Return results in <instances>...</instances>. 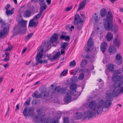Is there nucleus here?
<instances>
[{"label": "nucleus", "instance_id": "obj_1", "mask_svg": "<svg viewBox=\"0 0 123 123\" xmlns=\"http://www.w3.org/2000/svg\"><path fill=\"white\" fill-rule=\"evenodd\" d=\"M105 102L103 100H100L97 105L96 101L93 100L89 102V107L92 111L89 110L85 112L84 113V119L91 118L93 117L96 116V113L99 114L101 113L103 109V107L108 108L110 107L108 104L107 101Z\"/></svg>", "mask_w": 123, "mask_h": 123}, {"label": "nucleus", "instance_id": "obj_2", "mask_svg": "<svg viewBox=\"0 0 123 123\" xmlns=\"http://www.w3.org/2000/svg\"><path fill=\"white\" fill-rule=\"evenodd\" d=\"M58 35L56 33L54 34L50 39L43 42L41 46H56L59 43Z\"/></svg>", "mask_w": 123, "mask_h": 123}, {"label": "nucleus", "instance_id": "obj_3", "mask_svg": "<svg viewBox=\"0 0 123 123\" xmlns=\"http://www.w3.org/2000/svg\"><path fill=\"white\" fill-rule=\"evenodd\" d=\"M27 21L22 19L19 22L18 25L14 29V34L17 35L19 33L24 34L26 32Z\"/></svg>", "mask_w": 123, "mask_h": 123}, {"label": "nucleus", "instance_id": "obj_4", "mask_svg": "<svg viewBox=\"0 0 123 123\" xmlns=\"http://www.w3.org/2000/svg\"><path fill=\"white\" fill-rule=\"evenodd\" d=\"M119 92H123V86L121 88L120 91L118 89L115 88L113 90L112 93H110L106 94L107 99L105 101H108L107 102V104L109 106H110L111 104H112L111 101L113 100V97L117 96L119 95L120 94Z\"/></svg>", "mask_w": 123, "mask_h": 123}, {"label": "nucleus", "instance_id": "obj_5", "mask_svg": "<svg viewBox=\"0 0 123 123\" xmlns=\"http://www.w3.org/2000/svg\"><path fill=\"white\" fill-rule=\"evenodd\" d=\"M80 15L82 17L81 18L79 14H76L75 16L74 21V24L77 25V28L80 30L82 29L83 25V22L85 18L83 14L80 13Z\"/></svg>", "mask_w": 123, "mask_h": 123}, {"label": "nucleus", "instance_id": "obj_6", "mask_svg": "<svg viewBox=\"0 0 123 123\" xmlns=\"http://www.w3.org/2000/svg\"><path fill=\"white\" fill-rule=\"evenodd\" d=\"M44 47H40L38 51V53L37 54L36 56V66L38 65L39 64H42L43 62L44 63H47L48 61L45 60L43 61L41 59L42 58L43 55V52L44 50Z\"/></svg>", "mask_w": 123, "mask_h": 123}, {"label": "nucleus", "instance_id": "obj_7", "mask_svg": "<svg viewBox=\"0 0 123 123\" xmlns=\"http://www.w3.org/2000/svg\"><path fill=\"white\" fill-rule=\"evenodd\" d=\"M0 22L1 23V27L4 28L3 30L0 31V38H4L9 31V25L8 23H5L3 21L2 19L0 20Z\"/></svg>", "mask_w": 123, "mask_h": 123}, {"label": "nucleus", "instance_id": "obj_8", "mask_svg": "<svg viewBox=\"0 0 123 123\" xmlns=\"http://www.w3.org/2000/svg\"><path fill=\"white\" fill-rule=\"evenodd\" d=\"M121 79L120 76L117 74H115L113 75L112 77V81L114 82L113 84V86L115 88L118 87L120 88L121 87L122 84L123 85V81H121V82H119Z\"/></svg>", "mask_w": 123, "mask_h": 123}, {"label": "nucleus", "instance_id": "obj_9", "mask_svg": "<svg viewBox=\"0 0 123 123\" xmlns=\"http://www.w3.org/2000/svg\"><path fill=\"white\" fill-rule=\"evenodd\" d=\"M34 109L32 107H25L23 111V113L24 116L32 117L34 115Z\"/></svg>", "mask_w": 123, "mask_h": 123}, {"label": "nucleus", "instance_id": "obj_10", "mask_svg": "<svg viewBox=\"0 0 123 123\" xmlns=\"http://www.w3.org/2000/svg\"><path fill=\"white\" fill-rule=\"evenodd\" d=\"M61 116L57 117L56 119L54 121L49 118H44L43 117H40V119L41 122L43 123H58V119L60 118Z\"/></svg>", "mask_w": 123, "mask_h": 123}, {"label": "nucleus", "instance_id": "obj_11", "mask_svg": "<svg viewBox=\"0 0 123 123\" xmlns=\"http://www.w3.org/2000/svg\"><path fill=\"white\" fill-rule=\"evenodd\" d=\"M111 20H105L104 22V26L105 29L107 31L111 30L113 27V23Z\"/></svg>", "mask_w": 123, "mask_h": 123}, {"label": "nucleus", "instance_id": "obj_12", "mask_svg": "<svg viewBox=\"0 0 123 123\" xmlns=\"http://www.w3.org/2000/svg\"><path fill=\"white\" fill-rule=\"evenodd\" d=\"M71 99L70 91H69L67 93V96L64 98V100L65 103L68 104L71 101Z\"/></svg>", "mask_w": 123, "mask_h": 123}, {"label": "nucleus", "instance_id": "obj_13", "mask_svg": "<svg viewBox=\"0 0 123 123\" xmlns=\"http://www.w3.org/2000/svg\"><path fill=\"white\" fill-rule=\"evenodd\" d=\"M122 57L120 54H117L116 57L115 61L116 64L120 65L122 63Z\"/></svg>", "mask_w": 123, "mask_h": 123}, {"label": "nucleus", "instance_id": "obj_14", "mask_svg": "<svg viewBox=\"0 0 123 123\" xmlns=\"http://www.w3.org/2000/svg\"><path fill=\"white\" fill-rule=\"evenodd\" d=\"M60 52H57L55 55H54L52 57L51 55H49L48 56V59L51 61L55 60L58 59L60 55Z\"/></svg>", "mask_w": 123, "mask_h": 123}, {"label": "nucleus", "instance_id": "obj_15", "mask_svg": "<svg viewBox=\"0 0 123 123\" xmlns=\"http://www.w3.org/2000/svg\"><path fill=\"white\" fill-rule=\"evenodd\" d=\"M66 32H62L61 35L59 37L60 40H64L66 41H69L70 40V37L69 36H66Z\"/></svg>", "mask_w": 123, "mask_h": 123}, {"label": "nucleus", "instance_id": "obj_16", "mask_svg": "<svg viewBox=\"0 0 123 123\" xmlns=\"http://www.w3.org/2000/svg\"><path fill=\"white\" fill-rule=\"evenodd\" d=\"M41 92L42 94V97L43 98H47L49 95V92L47 91V88L43 87L41 89Z\"/></svg>", "mask_w": 123, "mask_h": 123}, {"label": "nucleus", "instance_id": "obj_17", "mask_svg": "<svg viewBox=\"0 0 123 123\" xmlns=\"http://www.w3.org/2000/svg\"><path fill=\"white\" fill-rule=\"evenodd\" d=\"M118 36L117 35L113 40V43L116 46H119L121 44V41L118 39Z\"/></svg>", "mask_w": 123, "mask_h": 123}, {"label": "nucleus", "instance_id": "obj_18", "mask_svg": "<svg viewBox=\"0 0 123 123\" xmlns=\"http://www.w3.org/2000/svg\"><path fill=\"white\" fill-rule=\"evenodd\" d=\"M34 21L35 20H33L32 19L30 21L29 25V27H36L37 26L38 22H34Z\"/></svg>", "mask_w": 123, "mask_h": 123}, {"label": "nucleus", "instance_id": "obj_19", "mask_svg": "<svg viewBox=\"0 0 123 123\" xmlns=\"http://www.w3.org/2000/svg\"><path fill=\"white\" fill-rule=\"evenodd\" d=\"M86 0H83L80 3L79 7L78 8V9L77 11L82 9L86 5Z\"/></svg>", "mask_w": 123, "mask_h": 123}, {"label": "nucleus", "instance_id": "obj_20", "mask_svg": "<svg viewBox=\"0 0 123 123\" xmlns=\"http://www.w3.org/2000/svg\"><path fill=\"white\" fill-rule=\"evenodd\" d=\"M38 91L36 90L32 94V96L34 98H41L42 97V94L41 93L38 94Z\"/></svg>", "mask_w": 123, "mask_h": 123}, {"label": "nucleus", "instance_id": "obj_21", "mask_svg": "<svg viewBox=\"0 0 123 123\" xmlns=\"http://www.w3.org/2000/svg\"><path fill=\"white\" fill-rule=\"evenodd\" d=\"M31 11L30 10L27 9L24 12L23 15L25 18H29L31 16Z\"/></svg>", "mask_w": 123, "mask_h": 123}, {"label": "nucleus", "instance_id": "obj_22", "mask_svg": "<svg viewBox=\"0 0 123 123\" xmlns=\"http://www.w3.org/2000/svg\"><path fill=\"white\" fill-rule=\"evenodd\" d=\"M82 117V114L79 112H76L74 115V117L75 120L81 119Z\"/></svg>", "mask_w": 123, "mask_h": 123}, {"label": "nucleus", "instance_id": "obj_23", "mask_svg": "<svg viewBox=\"0 0 123 123\" xmlns=\"http://www.w3.org/2000/svg\"><path fill=\"white\" fill-rule=\"evenodd\" d=\"M106 38L108 41H112L113 38V34L110 32L108 33L106 36Z\"/></svg>", "mask_w": 123, "mask_h": 123}, {"label": "nucleus", "instance_id": "obj_24", "mask_svg": "<svg viewBox=\"0 0 123 123\" xmlns=\"http://www.w3.org/2000/svg\"><path fill=\"white\" fill-rule=\"evenodd\" d=\"M116 49L115 47H110L108 51L110 55H112L116 52Z\"/></svg>", "mask_w": 123, "mask_h": 123}, {"label": "nucleus", "instance_id": "obj_25", "mask_svg": "<svg viewBox=\"0 0 123 123\" xmlns=\"http://www.w3.org/2000/svg\"><path fill=\"white\" fill-rule=\"evenodd\" d=\"M113 18V16L111 12L109 11L108 12L107 15L105 20L112 21Z\"/></svg>", "mask_w": 123, "mask_h": 123}, {"label": "nucleus", "instance_id": "obj_26", "mask_svg": "<svg viewBox=\"0 0 123 123\" xmlns=\"http://www.w3.org/2000/svg\"><path fill=\"white\" fill-rule=\"evenodd\" d=\"M111 30V31L113 32L114 33L116 34V32L118 31V27L116 25H113V27Z\"/></svg>", "mask_w": 123, "mask_h": 123}, {"label": "nucleus", "instance_id": "obj_27", "mask_svg": "<svg viewBox=\"0 0 123 123\" xmlns=\"http://www.w3.org/2000/svg\"><path fill=\"white\" fill-rule=\"evenodd\" d=\"M41 6L39 10V12L42 14L43 12L47 8V6L45 3L44 4L40 6Z\"/></svg>", "mask_w": 123, "mask_h": 123}, {"label": "nucleus", "instance_id": "obj_28", "mask_svg": "<svg viewBox=\"0 0 123 123\" xmlns=\"http://www.w3.org/2000/svg\"><path fill=\"white\" fill-rule=\"evenodd\" d=\"M94 42L91 37L89 39L87 42L88 46H92L94 44Z\"/></svg>", "mask_w": 123, "mask_h": 123}, {"label": "nucleus", "instance_id": "obj_29", "mask_svg": "<svg viewBox=\"0 0 123 123\" xmlns=\"http://www.w3.org/2000/svg\"><path fill=\"white\" fill-rule=\"evenodd\" d=\"M84 49L85 52L87 53H89L93 49V47H85Z\"/></svg>", "mask_w": 123, "mask_h": 123}, {"label": "nucleus", "instance_id": "obj_30", "mask_svg": "<svg viewBox=\"0 0 123 123\" xmlns=\"http://www.w3.org/2000/svg\"><path fill=\"white\" fill-rule=\"evenodd\" d=\"M107 68L109 71L110 72H112L114 69V66L112 64H108L107 65Z\"/></svg>", "mask_w": 123, "mask_h": 123}, {"label": "nucleus", "instance_id": "obj_31", "mask_svg": "<svg viewBox=\"0 0 123 123\" xmlns=\"http://www.w3.org/2000/svg\"><path fill=\"white\" fill-rule=\"evenodd\" d=\"M99 18H98L97 16H94L91 19V20L94 24L97 23L99 20Z\"/></svg>", "mask_w": 123, "mask_h": 123}, {"label": "nucleus", "instance_id": "obj_32", "mask_svg": "<svg viewBox=\"0 0 123 123\" xmlns=\"http://www.w3.org/2000/svg\"><path fill=\"white\" fill-rule=\"evenodd\" d=\"M106 13L107 11L105 9H103L101 10L100 14L102 17H104L106 15Z\"/></svg>", "mask_w": 123, "mask_h": 123}, {"label": "nucleus", "instance_id": "obj_33", "mask_svg": "<svg viewBox=\"0 0 123 123\" xmlns=\"http://www.w3.org/2000/svg\"><path fill=\"white\" fill-rule=\"evenodd\" d=\"M6 56L5 58L4 59V61L5 62H8L10 60L9 55H10L9 53L7 52H6L5 53Z\"/></svg>", "mask_w": 123, "mask_h": 123}, {"label": "nucleus", "instance_id": "obj_34", "mask_svg": "<svg viewBox=\"0 0 123 123\" xmlns=\"http://www.w3.org/2000/svg\"><path fill=\"white\" fill-rule=\"evenodd\" d=\"M14 8H12L11 10H7L6 11V14L8 16L12 15L14 12Z\"/></svg>", "mask_w": 123, "mask_h": 123}, {"label": "nucleus", "instance_id": "obj_35", "mask_svg": "<svg viewBox=\"0 0 123 123\" xmlns=\"http://www.w3.org/2000/svg\"><path fill=\"white\" fill-rule=\"evenodd\" d=\"M87 64V60L85 59L83 60L80 64V66L82 67L83 68L85 67L86 65Z\"/></svg>", "mask_w": 123, "mask_h": 123}, {"label": "nucleus", "instance_id": "obj_36", "mask_svg": "<svg viewBox=\"0 0 123 123\" xmlns=\"http://www.w3.org/2000/svg\"><path fill=\"white\" fill-rule=\"evenodd\" d=\"M77 86V85L76 84L74 83L73 84L71 85L70 88L71 90L74 91L76 90Z\"/></svg>", "mask_w": 123, "mask_h": 123}, {"label": "nucleus", "instance_id": "obj_37", "mask_svg": "<svg viewBox=\"0 0 123 123\" xmlns=\"http://www.w3.org/2000/svg\"><path fill=\"white\" fill-rule=\"evenodd\" d=\"M42 14V13L40 12L39 13L37 14L33 18V19L36 21L37 20L40 18Z\"/></svg>", "mask_w": 123, "mask_h": 123}, {"label": "nucleus", "instance_id": "obj_38", "mask_svg": "<svg viewBox=\"0 0 123 123\" xmlns=\"http://www.w3.org/2000/svg\"><path fill=\"white\" fill-rule=\"evenodd\" d=\"M76 65V62L74 60L71 62L69 64V66L70 67H74Z\"/></svg>", "mask_w": 123, "mask_h": 123}, {"label": "nucleus", "instance_id": "obj_39", "mask_svg": "<svg viewBox=\"0 0 123 123\" xmlns=\"http://www.w3.org/2000/svg\"><path fill=\"white\" fill-rule=\"evenodd\" d=\"M77 77L73 76L71 79V80L73 82H76L77 81Z\"/></svg>", "mask_w": 123, "mask_h": 123}, {"label": "nucleus", "instance_id": "obj_40", "mask_svg": "<svg viewBox=\"0 0 123 123\" xmlns=\"http://www.w3.org/2000/svg\"><path fill=\"white\" fill-rule=\"evenodd\" d=\"M66 91V90L65 89H62L59 87H58V88L57 89V92H59L60 91L61 93L62 94H63L65 93Z\"/></svg>", "mask_w": 123, "mask_h": 123}, {"label": "nucleus", "instance_id": "obj_41", "mask_svg": "<svg viewBox=\"0 0 123 123\" xmlns=\"http://www.w3.org/2000/svg\"><path fill=\"white\" fill-rule=\"evenodd\" d=\"M79 71L80 72V69L79 68H76L72 71V74L74 75L76 74L77 72Z\"/></svg>", "mask_w": 123, "mask_h": 123}, {"label": "nucleus", "instance_id": "obj_42", "mask_svg": "<svg viewBox=\"0 0 123 123\" xmlns=\"http://www.w3.org/2000/svg\"><path fill=\"white\" fill-rule=\"evenodd\" d=\"M68 71L67 69L64 70L61 73L60 75L61 76H65L66 75L68 74Z\"/></svg>", "mask_w": 123, "mask_h": 123}, {"label": "nucleus", "instance_id": "obj_43", "mask_svg": "<svg viewBox=\"0 0 123 123\" xmlns=\"http://www.w3.org/2000/svg\"><path fill=\"white\" fill-rule=\"evenodd\" d=\"M30 98H29L25 101L24 103V105L26 106H29L30 102Z\"/></svg>", "mask_w": 123, "mask_h": 123}, {"label": "nucleus", "instance_id": "obj_44", "mask_svg": "<svg viewBox=\"0 0 123 123\" xmlns=\"http://www.w3.org/2000/svg\"><path fill=\"white\" fill-rule=\"evenodd\" d=\"M86 58L88 59L91 62L93 61L94 59L93 57L92 56H90L88 55L86 56Z\"/></svg>", "mask_w": 123, "mask_h": 123}, {"label": "nucleus", "instance_id": "obj_45", "mask_svg": "<svg viewBox=\"0 0 123 123\" xmlns=\"http://www.w3.org/2000/svg\"><path fill=\"white\" fill-rule=\"evenodd\" d=\"M81 93L80 92H77L76 90L74 91L73 92H72V94L74 96H77L79 97L80 94Z\"/></svg>", "mask_w": 123, "mask_h": 123}, {"label": "nucleus", "instance_id": "obj_46", "mask_svg": "<svg viewBox=\"0 0 123 123\" xmlns=\"http://www.w3.org/2000/svg\"><path fill=\"white\" fill-rule=\"evenodd\" d=\"M13 47H8V48H6L4 51L7 52L8 51H11L13 48Z\"/></svg>", "mask_w": 123, "mask_h": 123}, {"label": "nucleus", "instance_id": "obj_47", "mask_svg": "<svg viewBox=\"0 0 123 123\" xmlns=\"http://www.w3.org/2000/svg\"><path fill=\"white\" fill-rule=\"evenodd\" d=\"M84 74L82 73L80 75L79 77V79L80 80H82L84 78Z\"/></svg>", "mask_w": 123, "mask_h": 123}, {"label": "nucleus", "instance_id": "obj_48", "mask_svg": "<svg viewBox=\"0 0 123 123\" xmlns=\"http://www.w3.org/2000/svg\"><path fill=\"white\" fill-rule=\"evenodd\" d=\"M33 34L32 33H30L28 34L25 38L26 40H27L29 38H31V37L33 35Z\"/></svg>", "mask_w": 123, "mask_h": 123}, {"label": "nucleus", "instance_id": "obj_49", "mask_svg": "<svg viewBox=\"0 0 123 123\" xmlns=\"http://www.w3.org/2000/svg\"><path fill=\"white\" fill-rule=\"evenodd\" d=\"M107 47H101L100 49L101 51L103 53H104L105 51L107 49Z\"/></svg>", "mask_w": 123, "mask_h": 123}, {"label": "nucleus", "instance_id": "obj_50", "mask_svg": "<svg viewBox=\"0 0 123 123\" xmlns=\"http://www.w3.org/2000/svg\"><path fill=\"white\" fill-rule=\"evenodd\" d=\"M62 48L61 50V54H64L65 53V52L64 50L65 49L66 47H61Z\"/></svg>", "mask_w": 123, "mask_h": 123}, {"label": "nucleus", "instance_id": "obj_51", "mask_svg": "<svg viewBox=\"0 0 123 123\" xmlns=\"http://www.w3.org/2000/svg\"><path fill=\"white\" fill-rule=\"evenodd\" d=\"M89 70L88 69H87L86 68H83L81 69H80V71L83 72H88Z\"/></svg>", "mask_w": 123, "mask_h": 123}, {"label": "nucleus", "instance_id": "obj_52", "mask_svg": "<svg viewBox=\"0 0 123 123\" xmlns=\"http://www.w3.org/2000/svg\"><path fill=\"white\" fill-rule=\"evenodd\" d=\"M68 117L64 118H63L64 123H68Z\"/></svg>", "mask_w": 123, "mask_h": 123}, {"label": "nucleus", "instance_id": "obj_53", "mask_svg": "<svg viewBox=\"0 0 123 123\" xmlns=\"http://www.w3.org/2000/svg\"><path fill=\"white\" fill-rule=\"evenodd\" d=\"M44 0H38L39 1V4L40 6L42 5H43L44 4Z\"/></svg>", "mask_w": 123, "mask_h": 123}, {"label": "nucleus", "instance_id": "obj_54", "mask_svg": "<svg viewBox=\"0 0 123 123\" xmlns=\"http://www.w3.org/2000/svg\"><path fill=\"white\" fill-rule=\"evenodd\" d=\"M58 88V87H55V89L52 88V92L53 93L55 94V93L56 91H57V89Z\"/></svg>", "mask_w": 123, "mask_h": 123}, {"label": "nucleus", "instance_id": "obj_55", "mask_svg": "<svg viewBox=\"0 0 123 123\" xmlns=\"http://www.w3.org/2000/svg\"><path fill=\"white\" fill-rule=\"evenodd\" d=\"M68 45V43L67 42H64L61 43V46H67Z\"/></svg>", "mask_w": 123, "mask_h": 123}, {"label": "nucleus", "instance_id": "obj_56", "mask_svg": "<svg viewBox=\"0 0 123 123\" xmlns=\"http://www.w3.org/2000/svg\"><path fill=\"white\" fill-rule=\"evenodd\" d=\"M107 43L105 42H103L101 43V46H107Z\"/></svg>", "mask_w": 123, "mask_h": 123}, {"label": "nucleus", "instance_id": "obj_57", "mask_svg": "<svg viewBox=\"0 0 123 123\" xmlns=\"http://www.w3.org/2000/svg\"><path fill=\"white\" fill-rule=\"evenodd\" d=\"M121 69H120V70H116L115 71V73L117 74H120L121 73Z\"/></svg>", "mask_w": 123, "mask_h": 123}, {"label": "nucleus", "instance_id": "obj_58", "mask_svg": "<svg viewBox=\"0 0 123 123\" xmlns=\"http://www.w3.org/2000/svg\"><path fill=\"white\" fill-rule=\"evenodd\" d=\"M72 7H68L65 9V10L66 12L69 11L71 10V9H72Z\"/></svg>", "mask_w": 123, "mask_h": 123}, {"label": "nucleus", "instance_id": "obj_59", "mask_svg": "<svg viewBox=\"0 0 123 123\" xmlns=\"http://www.w3.org/2000/svg\"><path fill=\"white\" fill-rule=\"evenodd\" d=\"M34 119L36 120V121L37 122L38 121L39 118H38V116H34L33 118Z\"/></svg>", "mask_w": 123, "mask_h": 123}, {"label": "nucleus", "instance_id": "obj_60", "mask_svg": "<svg viewBox=\"0 0 123 123\" xmlns=\"http://www.w3.org/2000/svg\"><path fill=\"white\" fill-rule=\"evenodd\" d=\"M9 66V64L8 63H7L4 64L3 65V66L5 68H7Z\"/></svg>", "mask_w": 123, "mask_h": 123}, {"label": "nucleus", "instance_id": "obj_61", "mask_svg": "<svg viewBox=\"0 0 123 123\" xmlns=\"http://www.w3.org/2000/svg\"><path fill=\"white\" fill-rule=\"evenodd\" d=\"M51 47H46L45 48L46 49V51H47L49 49H50L51 48Z\"/></svg>", "mask_w": 123, "mask_h": 123}, {"label": "nucleus", "instance_id": "obj_62", "mask_svg": "<svg viewBox=\"0 0 123 123\" xmlns=\"http://www.w3.org/2000/svg\"><path fill=\"white\" fill-rule=\"evenodd\" d=\"M10 7V5L8 4L5 7V9L6 10H8L9 8Z\"/></svg>", "mask_w": 123, "mask_h": 123}, {"label": "nucleus", "instance_id": "obj_63", "mask_svg": "<svg viewBox=\"0 0 123 123\" xmlns=\"http://www.w3.org/2000/svg\"><path fill=\"white\" fill-rule=\"evenodd\" d=\"M51 0H46V2H47L48 5H49L51 3Z\"/></svg>", "mask_w": 123, "mask_h": 123}, {"label": "nucleus", "instance_id": "obj_64", "mask_svg": "<svg viewBox=\"0 0 123 123\" xmlns=\"http://www.w3.org/2000/svg\"><path fill=\"white\" fill-rule=\"evenodd\" d=\"M27 49V48H26L25 49H23V50L22 52V53H25L26 51V50Z\"/></svg>", "mask_w": 123, "mask_h": 123}]
</instances>
